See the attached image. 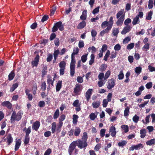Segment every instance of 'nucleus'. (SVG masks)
Wrapping results in <instances>:
<instances>
[{
	"label": "nucleus",
	"mask_w": 155,
	"mask_h": 155,
	"mask_svg": "<svg viewBox=\"0 0 155 155\" xmlns=\"http://www.w3.org/2000/svg\"><path fill=\"white\" fill-rule=\"evenodd\" d=\"M87 133L86 132H84L83 133V135L81 139H78L76 140L73 141V142L76 147L77 146L80 149L84 148L85 150L88 146V144L87 142Z\"/></svg>",
	"instance_id": "1"
},
{
	"label": "nucleus",
	"mask_w": 155,
	"mask_h": 155,
	"mask_svg": "<svg viewBox=\"0 0 155 155\" xmlns=\"http://www.w3.org/2000/svg\"><path fill=\"white\" fill-rule=\"evenodd\" d=\"M23 114V112L19 111L17 113L15 111H13L11 115L10 120L11 123H13L15 120L19 121L21 118Z\"/></svg>",
	"instance_id": "2"
},
{
	"label": "nucleus",
	"mask_w": 155,
	"mask_h": 155,
	"mask_svg": "<svg viewBox=\"0 0 155 155\" xmlns=\"http://www.w3.org/2000/svg\"><path fill=\"white\" fill-rule=\"evenodd\" d=\"M58 29L60 31H62L64 29V26L62 25L61 21H59L55 23L52 28V31L54 32L56 31Z\"/></svg>",
	"instance_id": "3"
},
{
	"label": "nucleus",
	"mask_w": 155,
	"mask_h": 155,
	"mask_svg": "<svg viewBox=\"0 0 155 155\" xmlns=\"http://www.w3.org/2000/svg\"><path fill=\"white\" fill-rule=\"evenodd\" d=\"M82 89V86L81 84H77L75 85V87L74 88L73 92L75 94V95H80Z\"/></svg>",
	"instance_id": "4"
},
{
	"label": "nucleus",
	"mask_w": 155,
	"mask_h": 155,
	"mask_svg": "<svg viewBox=\"0 0 155 155\" xmlns=\"http://www.w3.org/2000/svg\"><path fill=\"white\" fill-rule=\"evenodd\" d=\"M34 55L35 56L34 60L32 61L31 62L32 66L34 67H36L38 66L39 61V54H38V51H36L34 52Z\"/></svg>",
	"instance_id": "5"
},
{
	"label": "nucleus",
	"mask_w": 155,
	"mask_h": 155,
	"mask_svg": "<svg viewBox=\"0 0 155 155\" xmlns=\"http://www.w3.org/2000/svg\"><path fill=\"white\" fill-rule=\"evenodd\" d=\"M116 81L113 78L109 79L107 82V87L109 90H110L114 87L115 85Z\"/></svg>",
	"instance_id": "6"
},
{
	"label": "nucleus",
	"mask_w": 155,
	"mask_h": 155,
	"mask_svg": "<svg viewBox=\"0 0 155 155\" xmlns=\"http://www.w3.org/2000/svg\"><path fill=\"white\" fill-rule=\"evenodd\" d=\"M76 145L75 144L73 141L70 144L68 148V151L69 155H71L72 154V153L74 149H75V148H76Z\"/></svg>",
	"instance_id": "7"
},
{
	"label": "nucleus",
	"mask_w": 155,
	"mask_h": 155,
	"mask_svg": "<svg viewBox=\"0 0 155 155\" xmlns=\"http://www.w3.org/2000/svg\"><path fill=\"white\" fill-rule=\"evenodd\" d=\"M93 89L90 88L87 91L85 94V97L87 101H88L92 94Z\"/></svg>",
	"instance_id": "8"
},
{
	"label": "nucleus",
	"mask_w": 155,
	"mask_h": 155,
	"mask_svg": "<svg viewBox=\"0 0 155 155\" xmlns=\"http://www.w3.org/2000/svg\"><path fill=\"white\" fill-rule=\"evenodd\" d=\"M86 22L84 21H83L80 22L77 26V28L78 29H82L84 28L86 26Z\"/></svg>",
	"instance_id": "9"
},
{
	"label": "nucleus",
	"mask_w": 155,
	"mask_h": 155,
	"mask_svg": "<svg viewBox=\"0 0 155 155\" xmlns=\"http://www.w3.org/2000/svg\"><path fill=\"white\" fill-rule=\"evenodd\" d=\"M131 29L130 26H127L125 27L122 31H121V33L122 35H125L126 33L128 32Z\"/></svg>",
	"instance_id": "10"
},
{
	"label": "nucleus",
	"mask_w": 155,
	"mask_h": 155,
	"mask_svg": "<svg viewBox=\"0 0 155 155\" xmlns=\"http://www.w3.org/2000/svg\"><path fill=\"white\" fill-rule=\"evenodd\" d=\"M110 132H111V135L113 137H114L116 134L115 127L113 126H111L109 129Z\"/></svg>",
	"instance_id": "11"
},
{
	"label": "nucleus",
	"mask_w": 155,
	"mask_h": 155,
	"mask_svg": "<svg viewBox=\"0 0 155 155\" xmlns=\"http://www.w3.org/2000/svg\"><path fill=\"white\" fill-rule=\"evenodd\" d=\"M124 19V16H121L119 18L116 22V24L117 26L121 25L123 22V21Z\"/></svg>",
	"instance_id": "12"
},
{
	"label": "nucleus",
	"mask_w": 155,
	"mask_h": 155,
	"mask_svg": "<svg viewBox=\"0 0 155 155\" xmlns=\"http://www.w3.org/2000/svg\"><path fill=\"white\" fill-rule=\"evenodd\" d=\"M2 106L4 107H6L9 109H10L12 107V104L8 101H5L3 102L2 104Z\"/></svg>",
	"instance_id": "13"
},
{
	"label": "nucleus",
	"mask_w": 155,
	"mask_h": 155,
	"mask_svg": "<svg viewBox=\"0 0 155 155\" xmlns=\"http://www.w3.org/2000/svg\"><path fill=\"white\" fill-rule=\"evenodd\" d=\"M87 11L86 10H84L82 13V15L80 16V19L84 21L86 20L87 18Z\"/></svg>",
	"instance_id": "14"
},
{
	"label": "nucleus",
	"mask_w": 155,
	"mask_h": 155,
	"mask_svg": "<svg viewBox=\"0 0 155 155\" xmlns=\"http://www.w3.org/2000/svg\"><path fill=\"white\" fill-rule=\"evenodd\" d=\"M101 102L100 101H94L92 103V106L94 108H98L100 106Z\"/></svg>",
	"instance_id": "15"
},
{
	"label": "nucleus",
	"mask_w": 155,
	"mask_h": 155,
	"mask_svg": "<svg viewBox=\"0 0 155 155\" xmlns=\"http://www.w3.org/2000/svg\"><path fill=\"white\" fill-rule=\"evenodd\" d=\"M21 141L20 139H18L16 140V144L15 148V151H17L18 150L21 145Z\"/></svg>",
	"instance_id": "16"
},
{
	"label": "nucleus",
	"mask_w": 155,
	"mask_h": 155,
	"mask_svg": "<svg viewBox=\"0 0 155 155\" xmlns=\"http://www.w3.org/2000/svg\"><path fill=\"white\" fill-rule=\"evenodd\" d=\"M110 30V29L108 27H107L105 29H104L101 31L100 33V35L101 36H103L106 33H108Z\"/></svg>",
	"instance_id": "17"
},
{
	"label": "nucleus",
	"mask_w": 155,
	"mask_h": 155,
	"mask_svg": "<svg viewBox=\"0 0 155 155\" xmlns=\"http://www.w3.org/2000/svg\"><path fill=\"white\" fill-rule=\"evenodd\" d=\"M6 139L7 140V142L8 143V145H9L11 143L13 140V138L11 136V134H8V136L6 137ZM6 140V139L5 140Z\"/></svg>",
	"instance_id": "18"
},
{
	"label": "nucleus",
	"mask_w": 155,
	"mask_h": 155,
	"mask_svg": "<svg viewBox=\"0 0 155 155\" xmlns=\"http://www.w3.org/2000/svg\"><path fill=\"white\" fill-rule=\"evenodd\" d=\"M62 81H59L57 83L56 89L57 91H59L62 87Z\"/></svg>",
	"instance_id": "19"
},
{
	"label": "nucleus",
	"mask_w": 155,
	"mask_h": 155,
	"mask_svg": "<svg viewBox=\"0 0 155 155\" xmlns=\"http://www.w3.org/2000/svg\"><path fill=\"white\" fill-rule=\"evenodd\" d=\"M124 12V10L123 9H121L120 11H119L117 13L116 15V18H117L118 19L120 18V17H121V16H124V17H125L124 15H123V13Z\"/></svg>",
	"instance_id": "20"
},
{
	"label": "nucleus",
	"mask_w": 155,
	"mask_h": 155,
	"mask_svg": "<svg viewBox=\"0 0 155 155\" xmlns=\"http://www.w3.org/2000/svg\"><path fill=\"white\" fill-rule=\"evenodd\" d=\"M140 137L142 138H144L146 135V131L145 129H142L140 130Z\"/></svg>",
	"instance_id": "21"
},
{
	"label": "nucleus",
	"mask_w": 155,
	"mask_h": 155,
	"mask_svg": "<svg viewBox=\"0 0 155 155\" xmlns=\"http://www.w3.org/2000/svg\"><path fill=\"white\" fill-rule=\"evenodd\" d=\"M32 129L35 130H38L39 128V122L37 121L33 124L32 126Z\"/></svg>",
	"instance_id": "22"
},
{
	"label": "nucleus",
	"mask_w": 155,
	"mask_h": 155,
	"mask_svg": "<svg viewBox=\"0 0 155 155\" xmlns=\"http://www.w3.org/2000/svg\"><path fill=\"white\" fill-rule=\"evenodd\" d=\"M98 114V112H97L96 114L94 113H91L89 116L90 119L92 120H94L97 117Z\"/></svg>",
	"instance_id": "23"
},
{
	"label": "nucleus",
	"mask_w": 155,
	"mask_h": 155,
	"mask_svg": "<svg viewBox=\"0 0 155 155\" xmlns=\"http://www.w3.org/2000/svg\"><path fill=\"white\" fill-rule=\"evenodd\" d=\"M119 32V29L118 28H114L112 30V34L114 36H117Z\"/></svg>",
	"instance_id": "24"
},
{
	"label": "nucleus",
	"mask_w": 155,
	"mask_h": 155,
	"mask_svg": "<svg viewBox=\"0 0 155 155\" xmlns=\"http://www.w3.org/2000/svg\"><path fill=\"white\" fill-rule=\"evenodd\" d=\"M147 145L151 146L153 144H155V139H151L147 141L146 143Z\"/></svg>",
	"instance_id": "25"
},
{
	"label": "nucleus",
	"mask_w": 155,
	"mask_h": 155,
	"mask_svg": "<svg viewBox=\"0 0 155 155\" xmlns=\"http://www.w3.org/2000/svg\"><path fill=\"white\" fill-rule=\"evenodd\" d=\"M81 132V129L80 128L76 127L74 130V135L76 136H78Z\"/></svg>",
	"instance_id": "26"
},
{
	"label": "nucleus",
	"mask_w": 155,
	"mask_h": 155,
	"mask_svg": "<svg viewBox=\"0 0 155 155\" xmlns=\"http://www.w3.org/2000/svg\"><path fill=\"white\" fill-rule=\"evenodd\" d=\"M113 18L112 16H111L109 19V21L108 22V26L107 27L111 29L113 24Z\"/></svg>",
	"instance_id": "27"
},
{
	"label": "nucleus",
	"mask_w": 155,
	"mask_h": 155,
	"mask_svg": "<svg viewBox=\"0 0 155 155\" xmlns=\"http://www.w3.org/2000/svg\"><path fill=\"white\" fill-rule=\"evenodd\" d=\"M30 91L28 89H27L25 90V93L28 96V98L30 101H31L32 99V96L31 94H29Z\"/></svg>",
	"instance_id": "28"
},
{
	"label": "nucleus",
	"mask_w": 155,
	"mask_h": 155,
	"mask_svg": "<svg viewBox=\"0 0 155 155\" xmlns=\"http://www.w3.org/2000/svg\"><path fill=\"white\" fill-rule=\"evenodd\" d=\"M153 14V11H150L147 15L146 19L147 20H150L152 18V15Z\"/></svg>",
	"instance_id": "29"
},
{
	"label": "nucleus",
	"mask_w": 155,
	"mask_h": 155,
	"mask_svg": "<svg viewBox=\"0 0 155 155\" xmlns=\"http://www.w3.org/2000/svg\"><path fill=\"white\" fill-rule=\"evenodd\" d=\"M135 71L136 73L138 75L142 71V68L140 67H136L135 68Z\"/></svg>",
	"instance_id": "30"
},
{
	"label": "nucleus",
	"mask_w": 155,
	"mask_h": 155,
	"mask_svg": "<svg viewBox=\"0 0 155 155\" xmlns=\"http://www.w3.org/2000/svg\"><path fill=\"white\" fill-rule=\"evenodd\" d=\"M140 20L138 17H135L133 19L132 21V24L133 25H135L137 24L138 22H139Z\"/></svg>",
	"instance_id": "31"
},
{
	"label": "nucleus",
	"mask_w": 155,
	"mask_h": 155,
	"mask_svg": "<svg viewBox=\"0 0 155 155\" xmlns=\"http://www.w3.org/2000/svg\"><path fill=\"white\" fill-rule=\"evenodd\" d=\"M66 63L64 61H62L60 62L59 64V66L61 68H65Z\"/></svg>",
	"instance_id": "32"
},
{
	"label": "nucleus",
	"mask_w": 155,
	"mask_h": 155,
	"mask_svg": "<svg viewBox=\"0 0 155 155\" xmlns=\"http://www.w3.org/2000/svg\"><path fill=\"white\" fill-rule=\"evenodd\" d=\"M118 79L119 80H122L124 77V75L123 73V70H121L120 72V73L118 75Z\"/></svg>",
	"instance_id": "33"
},
{
	"label": "nucleus",
	"mask_w": 155,
	"mask_h": 155,
	"mask_svg": "<svg viewBox=\"0 0 155 155\" xmlns=\"http://www.w3.org/2000/svg\"><path fill=\"white\" fill-rule=\"evenodd\" d=\"M26 128H25L24 129V131L25 130V132L26 133V135L29 136V134L30 133L31 130V127L30 126L28 127V128L26 130Z\"/></svg>",
	"instance_id": "34"
},
{
	"label": "nucleus",
	"mask_w": 155,
	"mask_h": 155,
	"mask_svg": "<svg viewBox=\"0 0 155 155\" xmlns=\"http://www.w3.org/2000/svg\"><path fill=\"white\" fill-rule=\"evenodd\" d=\"M59 110L58 109H57L55 112L53 118L54 119H57L59 116Z\"/></svg>",
	"instance_id": "35"
},
{
	"label": "nucleus",
	"mask_w": 155,
	"mask_h": 155,
	"mask_svg": "<svg viewBox=\"0 0 155 155\" xmlns=\"http://www.w3.org/2000/svg\"><path fill=\"white\" fill-rule=\"evenodd\" d=\"M130 107H127L125 108L124 112V115L125 116H128L129 115V113Z\"/></svg>",
	"instance_id": "36"
},
{
	"label": "nucleus",
	"mask_w": 155,
	"mask_h": 155,
	"mask_svg": "<svg viewBox=\"0 0 155 155\" xmlns=\"http://www.w3.org/2000/svg\"><path fill=\"white\" fill-rule=\"evenodd\" d=\"M56 126V123L55 122H54L52 123L51 126V132L53 134L55 132Z\"/></svg>",
	"instance_id": "37"
},
{
	"label": "nucleus",
	"mask_w": 155,
	"mask_h": 155,
	"mask_svg": "<svg viewBox=\"0 0 155 155\" xmlns=\"http://www.w3.org/2000/svg\"><path fill=\"white\" fill-rule=\"evenodd\" d=\"M78 118V115L76 114H74L73 115V123L74 124H76L77 123V119Z\"/></svg>",
	"instance_id": "38"
},
{
	"label": "nucleus",
	"mask_w": 155,
	"mask_h": 155,
	"mask_svg": "<svg viewBox=\"0 0 155 155\" xmlns=\"http://www.w3.org/2000/svg\"><path fill=\"white\" fill-rule=\"evenodd\" d=\"M121 128L124 130L125 133H127L129 131L128 127L127 125H123L121 126Z\"/></svg>",
	"instance_id": "39"
},
{
	"label": "nucleus",
	"mask_w": 155,
	"mask_h": 155,
	"mask_svg": "<svg viewBox=\"0 0 155 155\" xmlns=\"http://www.w3.org/2000/svg\"><path fill=\"white\" fill-rule=\"evenodd\" d=\"M15 76L14 72L12 71H11L8 75V80L11 81L12 80Z\"/></svg>",
	"instance_id": "40"
},
{
	"label": "nucleus",
	"mask_w": 155,
	"mask_h": 155,
	"mask_svg": "<svg viewBox=\"0 0 155 155\" xmlns=\"http://www.w3.org/2000/svg\"><path fill=\"white\" fill-rule=\"evenodd\" d=\"M18 86V84L17 83H15L14 84L10 89V91L11 92H13L17 87Z\"/></svg>",
	"instance_id": "41"
},
{
	"label": "nucleus",
	"mask_w": 155,
	"mask_h": 155,
	"mask_svg": "<svg viewBox=\"0 0 155 155\" xmlns=\"http://www.w3.org/2000/svg\"><path fill=\"white\" fill-rule=\"evenodd\" d=\"M88 54H86L82 55L81 57V60L83 63H84L86 61L87 59V56Z\"/></svg>",
	"instance_id": "42"
},
{
	"label": "nucleus",
	"mask_w": 155,
	"mask_h": 155,
	"mask_svg": "<svg viewBox=\"0 0 155 155\" xmlns=\"http://www.w3.org/2000/svg\"><path fill=\"white\" fill-rule=\"evenodd\" d=\"M107 67V65L106 64H102L100 68V69L101 71H105Z\"/></svg>",
	"instance_id": "43"
},
{
	"label": "nucleus",
	"mask_w": 155,
	"mask_h": 155,
	"mask_svg": "<svg viewBox=\"0 0 155 155\" xmlns=\"http://www.w3.org/2000/svg\"><path fill=\"white\" fill-rule=\"evenodd\" d=\"M108 48L107 45L106 44H104L102 45L101 50H100L101 52H104Z\"/></svg>",
	"instance_id": "44"
},
{
	"label": "nucleus",
	"mask_w": 155,
	"mask_h": 155,
	"mask_svg": "<svg viewBox=\"0 0 155 155\" xmlns=\"http://www.w3.org/2000/svg\"><path fill=\"white\" fill-rule=\"evenodd\" d=\"M135 149L136 150H138L140 148H141L143 147V144L141 143H139L136 145H134Z\"/></svg>",
	"instance_id": "45"
},
{
	"label": "nucleus",
	"mask_w": 155,
	"mask_h": 155,
	"mask_svg": "<svg viewBox=\"0 0 155 155\" xmlns=\"http://www.w3.org/2000/svg\"><path fill=\"white\" fill-rule=\"evenodd\" d=\"M153 0H149L148 2V7L149 9H151L153 7Z\"/></svg>",
	"instance_id": "46"
},
{
	"label": "nucleus",
	"mask_w": 155,
	"mask_h": 155,
	"mask_svg": "<svg viewBox=\"0 0 155 155\" xmlns=\"http://www.w3.org/2000/svg\"><path fill=\"white\" fill-rule=\"evenodd\" d=\"M131 40V38L129 37H126L123 40V44L127 43Z\"/></svg>",
	"instance_id": "47"
},
{
	"label": "nucleus",
	"mask_w": 155,
	"mask_h": 155,
	"mask_svg": "<svg viewBox=\"0 0 155 155\" xmlns=\"http://www.w3.org/2000/svg\"><path fill=\"white\" fill-rule=\"evenodd\" d=\"M150 44L149 43H147L144 45L142 48V50L143 51H145L144 49H146L145 51H147L149 48Z\"/></svg>",
	"instance_id": "48"
},
{
	"label": "nucleus",
	"mask_w": 155,
	"mask_h": 155,
	"mask_svg": "<svg viewBox=\"0 0 155 155\" xmlns=\"http://www.w3.org/2000/svg\"><path fill=\"white\" fill-rule=\"evenodd\" d=\"M127 143V142L125 140H123L121 142H119L118 143V145L120 147H123Z\"/></svg>",
	"instance_id": "49"
},
{
	"label": "nucleus",
	"mask_w": 155,
	"mask_h": 155,
	"mask_svg": "<svg viewBox=\"0 0 155 155\" xmlns=\"http://www.w3.org/2000/svg\"><path fill=\"white\" fill-rule=\"evenodd\" d=\"M53 58V55L52 54H49L48 55L46 60L47 62H49L51 61Z\"/></svg>",
	"instance_id": "50"
},
{
	"label": "nucleus",
	"mask_w": 155,
	"mask_h": 155,
	"mask_svg": "<svg viewBox=\"0 0 155 155\" xmlns=\"http://www.w3.org/2000/svg\"><path fill=\"white\" fill-rule=\"evenodd\" d=\"M139 119V117L137 115H134L133 117V120L135 123H137Z\"/></svg>",
	"instance_id": "51"
},
{
	"label": "nucleus",
	"mask_w": 155,
	"mask_h": 155,
	"mask_svg": "<svg viewBox=\"0 0 155 155\" xmlns=\"http://www.w3.org/2000/svg\"><path fill=\"white\" fill-rule=\"evenodd\" d=\"M110 71H107L105 73V75L104 77V79L105 80L107 79L110 76Z\"/></svg>",
	"instance_id": "52"
},
{
	"label": "nucleus",
	"mask_w": 155,
	"mask_h": 155,
	"mask_svg": "<svg viewBox=\"0 0 155 155\" xmlns=\"http://www.w3.org/2000/svg\"><path fill=\"white\" fill-rule=\"evenodd\" d=\"M114 49L115 51H118L121 49V46L119 44H116L114 47Z\"/></svg>",
	"instance_id": "53"
},
{
	"label": "nucleus",
	"mask_w": 155,
	"mask_h": 155,
	"mask_svg": "<svg viewBox=\"0 0 155 155\" xmlns=\"http://www.w3.org/2000/svg\"><path fill=\"white\" fill-rule=\"evenodd\" d=\"M134 46V43H131L128 45L127 46V49H131L133 48Z\"/></svg>",
	"instance_id": "54"
},
{
	"label": "nucleus",
	"mask_w": 155,
	"mask_h": 155,
	"mask_svg": "<svg viewBox=\"0 0 155 155\" xmlns=\"http://www.w3.org/2000/svg\"><path fill=\"white\" fill-rule=\"evenodd\" d=\"M108 22L107 21H105L102 23L101 26L102 28H105L106 26H108Z\"/></svg>",
	"instance_id": "55"
},
{
	"label": "nucleus",
	"mask_w": 155,
	"mask_h": 155,
	"mask_svg": "<svg viewBox=\"0 0 155 155\" xmlns=\"http://www.w3.org/2000/svg\"><path fill=\"white\" fill-rule=\"evenodd\" d=\"M47 70V67H44L42 71V77H44V76L46 74L47 71L46 70Z\"/></svg>",
	"instance_id": "56"
},
{
	"label": "nucleus",
	"mask_w": 155,
	"mask_h": 155,
	"mask_svg": "<svg viewBox=\"0 0 155 155\" xmlns=\"http://www.w3.org/2000/svg\"><path fill=\"white\" fill-rule=\"evenodd\" d=\"M49 18V16L48 15H44L41 20V21L42 22H44L45 21L47 20Z\"/></svg>",
	"instance_id": "57"
},
{
	"label": "nucleus",
	"mask_w": 155,
	"mask_h": 155,
	"mask_svg": "<svg viewBox=\"0 0 155 155\" xmlns=\"http://www.w3.org/2000/svg\"><path fill=\"white\" fill-rule=\"evenodd\" d=\"M109 101H108L106 99H104L103 100V106L104 107H107V104H108V102Z\"/></svg>",
	"instance_id": "58"
},
{
	"label": "nucleus",
	"mask_w": 155,
	"mask_h": 155,
	"mask_svg": "<svg viewBox=\"0 0 155 155\" xmlns=\"http://www.w3.org/2000/svg\"><path fill=\"white\" fill-rule=\"evenodd\" d=\"M70 75L71 77L74 76L75 73V68H70Z\"/></svg>",
	"instance_id": "59"
},
{
	"label": "nucleus",
	"mask_w": 155,
	"mask_h": 155,
	"mask_svg": "<svg viewBox=\"0 0 155 155\" xmlns=\"http://www.w3.org/2000/svg\"><path fill=\"white\" fill-rule=\"evenodd\" d=\"M131 22V20L130 18H127L126 19L124 22V24L125 25L127 26H128V24L130 23Z\"/></svg>",
	"instance_id": "60"
},
{
	"label": "nucleus",
	"mask_w": 155,
	"mask_h": 155,
	"mask_svg": "<svg viewBox=\"0 0 155 155\" xmlns=\"http://www.w3.org/2000/svg\"><path fill=\"white\" fill-rule=\"evenodd\" d=\"M152 86V83L151 82L147 83L145 85L146 87L148 89H150Z\"/></svg>",
	"instance_id": "61"
},
{
	"label": "nucleus",
	"mask_w": 155,
	"mask_h": 155,
	"mask_svg": "<svg viewBox=\"0 0 155 155\" xmlns=\"http://www.w3.org/2000/svg\"><path fill=\"white\" fill-rule=\"evenodd\" d=\"M29 136H25V140L24 141V143L25 145H26L29 143Z\"/></svg>",
	"instance_id": "62"
},
{
	"label": "nucleus",
	"mask_w": 155,
	"mask_h": 155,
	"mask_svg": "<svg viewBox=\"0 0 155 155\" xmlns=\"http://www.w3.org/2000/svg\"><path fill=\"white\" fill-rule=\"evenodd\" d=\"M41 89L43 91L46 90V83L45 82H43L41 85Z\"/></svg>",
	"instance_id": "63"
},
{
	"label": "nucleus",
	"mask_w": 155,
	"mask_h": 155,
	"mask_svg": "<svg viewBox=\"0 0 155 155\" xmlns=\"http://www.w3.org/2000/svg\"><path fill=\"white\" fill-rule=\"evenodd\" d=\"M51 152V149L50 148H48L45 151L44 155H50Z\"/></svg>",
	"instance_id": "64"
}]
</instances>
